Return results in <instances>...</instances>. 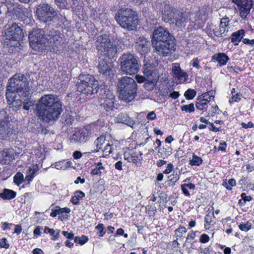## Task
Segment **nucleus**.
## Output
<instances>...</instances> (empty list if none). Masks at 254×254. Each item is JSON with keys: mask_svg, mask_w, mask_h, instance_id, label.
I'll list each match as a JSON object with an SVG mask.
<instances>
[{"mask_svg": "<svg viewBox=\"0 0 254 254\" xmlns=\"http://www.w3.org/2000/svg\"><path fill=\"white\" fill-rule=\"evenodd\" d=\"M159 197L163 202H167L168 195L166 192H161L159 195Z\"/></svg>", "mask_w": 254, "mask_h": 254, "instance_id": "62", "label": "nucleus"}, {"mask_svg": "<svg viewBox=\"0 0 254 254\" xmlns=\"http://www.w3.org/2000/svg\"><path fill=\"white\" fill-rule=\"evenodd\" d=\"M240 12V15L242 18H245L249 14L253 6L252 0H232Z\"/></svg>", "mask_w": 254, "mask_h": 254, "instance_id": "19", "label": "nucleus"}, {"mask_svg": "<svg viewBox=\"0 0 254 254\" xmlns=\"http://www.w3.org/2000/svg\"><path fill=\"white\" fill-rule=\"evenodd\" d=\"M215 219V217L213 213L212 214H209V213L206 214L204 218L205 228H207V226L210 225L211 223L213 221V219Z\"/></svg>", "mask_w": 254, "mask_h": 254, "instance_id": "46", "label": "nucleus"}, {"mask_svg": "<svg viewBox=\"0 0 254 254\" xmlns=\"http://www.w3.org/2000/svg\"><path fill=\"white\" fill-rule=\"evenodd\" d=\"M16 152L13 148L5 149L0 151V163L9 164L15 159Z\"/></svg>", "mask_w": 254, "mask_h": 254, "instance_id": "22", "label": "nucleus"}, {"mask_svg": "<svg viewBox=\"0 0 254 254\" xmlns=\"http://www.w3.org/2000/svg\"><path fill=\"white\" fill-rule=\"evenodd\" d=\"M110 58L100 57L97 66L99 72L105 76H110L113 74L114 63Z\"/></svg>", "mask_w": 254, "mask_h": 254, "instance_id": "15", "label": "nucleus"}, {"mask_svg": "<svg viewBox=\"0 0 254 254\" xmlns=\"http://www.w3.org/2000/svg\"><path fill=\"white\" fill-rule=\"evenodd\" d=\"M215 26H214L212 23H208L207 24L206 27L205 29V32L209 36L212 37L213 35H214V31L217 30L216 29Z\"/></svg>", "mask_w": 254, "mask_h": 254, "instance_id": "42", "label": "nucleus"}, {"mask_svg": "<svg viewBox=\"0 0 254 254\" xmlns=\"http://www.w3.org/2000/svg\"><path fill=\"white\" fill-rule=\"evenodd\" d=\"M209 240V237L205 234H202L200 238L199 241L202 243H206Z\"/></svg>", "mask_w": 254, "mask_h": 254, "instance_id": "59", "label": "nucleus"}, {"mask_svg": "<svg viewBox=\"0 0 254 254\" xmlns=\"http://www.w3.org/2000/svg\"><path fill=\"white\" fill-rule=\"evenodd\" d=\"M114 147L113 144L108 143L103 150V156L105 157L109 156L113 152Z\"/></svg>", "mask_w": 254, "mask_h": 254, "instance_id": "41", "label": "nucleus"}, {"mask_svg": "<svg viewBox=\"0 0 254 254\" xmlns=\"http://www.w3.org/2000/svg\"><path fill=\"white\" fill-rule=\"evenodd\" d=\"M30 95L28 82L23 74H16L9 79L6 97L12 111L19 110L23 102V98L28 97Z\"/></svg>", "mask_w": 254, "mask_h": 254, "instance_id": "1", "label": "nucleus"}, {"mask_svg": "<svg viewBox=\"0 0 254 254\" xmlns=\"http://www.w3.org/2000/svg\"><path fill=\"white\" fill-rule=\"evenodd\" d=\"M157 78H154L153 79V78H151V79H148V81L147 82H145L144 86L146 90H151L153 89L155 85V80Z\"/></svg>", "mask_w": 254, "mask_h": 254, "instance_id": "47", "label": "nucleus"}, {"mask_svg": "<svg viewBox=\"0 0 254 254\" xmlns=\"http://www.w3.org/2000/svg\"><path fill=\"white\" fill-rule=\"evenodd\" d=\"M55 2L61 8H69L68 2L66 0H55Z\"/></svg>", "mask_w": 254, "mask_h": 254, "instance_id": "49", "label": "nucleus"}, {"mask_svg": "<svg viewBox=\"0 0 254 254\" xmlns=\"http://www.w3.org/2000/svg\"><path fill=\"white\" fill-rule=\"evenodd\" d=\"M62 234L68 239L72 240L74 238V234L72 232L68 233L67 231H63Z\"/></svg>", "mask_w": 254, "mask_h": 254, "instance_id": "63", "label": "nucleus"}, {"mask_svg": "<svg viewBox=\"0 0 254 254\" xmlns=\"http://www.w3.org/2000/svg\"><path fill=\"white\" fill-rule=\"evenodd\" d=\"M242 42L245 44L249 45L252 47L254 46V39L250 40L248 38H244L243 39Z\"/></svg>", "mask_w": 254, "mask_h": 254, "instance_id": "64", "label": "nucleus"}, {"mask_svg": "<svg viewBox=\"0 0 254 254\" xmlns=\"http://www.w3.org/2000/svg\"><path fill=\"white\" fill-rule=\"evenodd\" d=\"M84 196L85 193L83 191L81 190L76 191L72 197L71 201L73 204L77 205L79 203V200L82 199Z\"/></svg>", "mask_w": 254, "mask_h": 254, "instance_id": "35", "label": "nucleus"}, {"mask_svg": "<svg viewBox=\"0 0 254 254\" xmlns=\"http://www.w3.org/2000/svg\"><path fill=\"white\" fill-rule=\"evenodd\" d=\"M29 97L30 96H28V97L23 98V108L25 110H29L30 108L33 107L34 105L33 101L31 100Z\"/></svg>", "mask_w": 254, "mask_h": 254, "instance_id": "38", "label": "nucleus"}, {"mask_svg": "<svg viewBox=\"0 0 254 254\" xmlns=\"http://www.w3.org/2000/svg\"><path fill=\"white\" fill-rule=\"evenodd\" d=\"M125 159L129 162L136 163L138 160V155L134 152L132 153H125L124 155Z\"/></svg>", "mask_w": 254, "mask_h": 254, "instance_id": "36", "label": "nucleus"}, {"mask_svg": "<svg viewBox=\"0 0 254 254\" xmlns=\"http://www.w3.org/2000/svg\"><path fill=\"white\" fill-rule=\"evenodd\" d=\"M9 247V244H8L7 240L5 238H2L0 241V248L7 249Z\"/></svg>", "mask_w": 254, "mask_h": 254, "instance_id": "55", "label": "nucleus"}, {"mask_svg": "<svg viewBox=\"0 0 254 254\" xmlns=\"http://www.w3.org/2000/svg\"><path fill=\"white\" fill-rule=\"evenodd\" d=\"M45 148L44 146L37 145L33 148L31 152V157L39 164H41L46 157Z\"/></svg>", "mask_w": 254, "mask_h": 254, "instance_id": "21", "label": "nucleus"}, {"mask_svg": "<svg viewBox=\"0 0 254 254\" xmlns=\"http://www.w3.org/2000/svg\"><path fill=\"white\" fill-rule=\"evenodd\" d=\"M52 166L57 169L66 170L72 167V162L70 160H63L59 161Z\"/></svg>", "mask_w": 254, "mask_h": 254, "instance_id": "30", "label": "nucleus"}, {"mask_svg": "<svg viewBox=\"0 0 254 254\" xmlns=\"http://www.w3.org/2000/svg\"><path fill=\"white\" fill-rule=\"evenodd\" d=\"M36 110L39 118L46 122L57 120L63 112L62 104L55 94L42 96L36 105Z\"/></svg>", "mask_w": 254, "mask_h": 254, "instance_id": "2", "label": "nucleus"}, {"mask_svg": "<svg viewBox=\"0 0 254 254\" xmlns=\"http://www.w3.org/2000/svg\"><path fill=\"white\" fill-rule=\"evenodd\" d=\"M47 31V29L34 28L29 32V45L34 50L38 52L45 50Z\"/></svg>", "mask_w": 254, "mask_h": 254, "instance_id": "9", "label": "nucleus"}, {"mask_svg": "<svg viewBox=\"0 0 254 254\" xmlns=\"http://www.w3.org/2000/svg\"><path fill=\"white\" fill-rule=\"evenodd\" d=\"M191 65L192 66L195 68L197 69H199L200 68V61L198 60L197 58H195L191 60Z\"/></svg>", "mask_w": 254, "mask_h": 254, "instance_id": "56", "label": "nucleus"}, {"mask_svg": "<svg viewBox=\"0 0 254 254\" xmlns=\"http://www.w3.org/2000/svg\"><path fill=\"white\" fill-rule=\"evenodd\" d=\"M210 12V8L207 5H204L198 11L195 16V19L193 22L195 29L200 28L203 26L207 19L208 15Z\"/></svg>", "mask_w": 254, "mask_h": 254, "instance_id": "18", "label": "nucleus"}, {"mask_svg": "<svg viewBox=\"0 0 254 254\" xmlns=\"http://www.w3.org/2000/svg\"><path fill=\"white\" fill-rule=\"evenodd\" d=\"M172 70L173 77L177 83L181 84L186 81L188 74L181 69L179 64H173Z\"/></svg>", "mask_w": 254, "mask_h": 254, "instance_id": "20", "label": "nucleus"}, {"mask_svg": "<svg viewBox=\"0 0 254 254\" xmlns=\"http://www.w3.org/2000/svg\"><path fill=\"white\" fill-rule=\"evenodd\" d=\"M57 16L56 18L54 19V20L53 21H55L56 20L58 21V24L59 26H62L63 25L64 26H66L68 25V22L66 19L65 17L63 16L61 14H58L57 13Z\"/></svg>", "mask_w": 254, "mask_h": 254, "instance_id": "43", "label": "nucleus"}, {"mask_svg": "<svg viewBox=\"0 0 254 254\" xmlns=\"http://www.w3.org/2000/svg\"><path fill=\"white\" fill-rule=\"evenodd\" d=\"M212 60L217 61L220 66H223L226 64L227 62L229 60V58L224 53H219L214 55L212 57Z\"/></svg>", "mask_w": 254, "mask_h": 254, "instance_id": "28", "label": "nucleus"}, {"mask_svg": "<svg viewBox=\"0 0 254 254\" xmlns=\"http://www.w3.org/2000/svg\"><path fill=\"white\" fill-rule=\"evenodd\" d=\"M241 197L243 201L244 204H245L246 201H250L252 200V198L250 195H247L244 192L241 194Z\"/></svg>", "mask_w": 254, "mask_h": 254, "instance_id": "60", "label": "nucleus"}, {"mask_svg": "<svg viewBox=\"0 0 254 254\" xmlns=\"http://www.w3.org/2000/svg\"><path fill=\"white\" fill-rule=\"evenodd\" d=\"M136 47L141 55H145L149 51V41L143 37H138L136 41Z\"/></svg>", "mask_w": 254, "mask_h": 254, "instance_id": "24", "label": "nucleus"}, {"mask_svg": "<svg viewBox=\"0 0 254 254\" xmlns=\"http://www.w3.org/2000/svg\"><path fill=\"white\" fill-rule=\"evenodd\" d=\"M47 41L45 44V50L50 48L58 47L64 43L63 35L60 32L52 30L47 31Z\"/></svg>", "mask_w": 254, "mask_h": 254, "instance_id": "14", "label": "nucleus"}, {"mask_svg": "<svg viewBox=\"0 0 254 254\" xmlns=\"http://www.w3.org/2000/svg\"><path fill=\"white\" fill-rule=\"evenodd\" d=\"M195 237V233L193 231H191L188 234L186 242L191 244L192 240L194 239Z\"/></svg>", "mask_w": 254, "mask_h": 254, "instance_id": "57", "label": "nucleus"}, {"mask_svg": "<svg viewBox=\"0 0 254 254\" xmlns=\"http://www.w3.org/2000/svg\"><path fill=\"white\" fill-rule=\"evenodd\" d=\"M187 229L184 227H180L175 231V233L177 238H184Z\"/></svg>", "mask_w": 254, "mask_h": 254, "instance_id": "44", "label": "nucleus"}, {"mask_svg": "<svg viewBox=\"0 0 254 254\" xmlns=\"http://www.w3.org/2000/svg\"><path fill=\"white\" fill-rule=\"evenodd\" d=\"M6 40L9 41L7 45L10 47H18L24 37L21 28L16 23H13L5 32Z\"/></svg>", "mask_w": 254, "mask_h": 254, "instance_id": "11", "label": "nucleus"}, {"mask_svg": "<svg viewBox=\"0 0 254 254\" xmlns=\"http://www.w3.org/2000/svg\"><path fill=\"white\" fill-rule=\"evenodd\" d=\"M198 98L209 103L214 98V92L211 90L204 93L201 95L199 96Z\"/></svg>", "mask_w": 254, "mask_h": 254, "instance_id": "37", "label": "nucleus"}, {"mask_svg": "<svg viewBox=\"0 0 254 254\" xmlns=\"http://www.w3.org/2000/svg\"><path fill=\"white\" fill-rule=\"evenodd\" d=\"M242 98V94L240 93H236L235 94L232 95V97L229 100L230 104H233L235 102H239Z\"/></svg>", "mask_w": 254, "mask_h": 254, "instance_id": "51", "label": "nucleus"}, {"mask_svg": "<svg viewBox=\"0 0 254 254\" xmlns=\"http://www.w3.org/2000/svg\"><path fill=\"white\" fill-rule=\"evenodd\" d=\"M117 87L121 100L127 102L132 101L137 94V84L131 77L124 76L119 79Z\"/></svg>", "mask_w": 254, "mask_h": 254, "instance_id": "4", "label": "nucleus"}, {"mask_svg": "<svg viewBox=\"0 0 254 254\" xmlns=\"http://www.w3.org/2000/svg\"><path fill=\"white\" fill-rule=\"evenodd\" d=\"M174 168L173 165L171 163L168 164L166 169L164 170H162L161 171L163 174H168L171 173Z\"/></svg>", "mask_w": 254, "mask_h": 254, "instance_id": "58", "label": "nucleus"}, {"mask_svg": "<svg viewBox=\"0 0 254 254\" xmlns=\"http://www.w3.org/2000/svg\"><path fill=\"white\" fill-rule=\"evenodd\" d=\"M223 185L227 190H232V187L236 185V181L233 179H229L228 183L224 181Z\"/></svg>", "mask_w": 254, "mask_h": 254, "instance_id": "50", "label": "nucleus"}, {"mask_svg": "<svg viewBox=\"0 0 254 254\" xmlns=\"http://www.w3.org/2000/svg\"><path fill=\"white\" fill-rule=\"evenodd\" d=\"M41 164L35 163L30 164L27 167L26 173L28 175H34L36 173H38L40 168H41Z\"/></svg>", "mask_w": 254, "mask_h": 254, "instance_id": "32", "label": "nucleus"}, {"mask_svg": "<svg viewBox=\"0 0 254 254\" xmlns=\"http://www.w3.org/2000/svg\"><path fill=\"white\" fill-rule=\"evenodd\" d=\"M160 10L164 21L169 22L174 19L176 25L178 27L185 26L189 20V13L177 10L166 1L161 4Z\"/></svg>", "mask_w": 254, "mask_h": 254, "instance_id": "5", "label": "nucleus"}, {"mask_svg": "<svg viewBox=\"0 0 254 254\" xmlns=\"http://www.w3.org/2000/svg\"><path fill=\"white\" fill-rule=\"evenodd\" d=\"M10 122L6 113L4 111H0V139H6L11 132L10 127Z\"/></svg>", "mask_w": 254, "mask_h": 254, "instance_id": "16", "label": "nucleus"}, {"mask_svg": "<svg viewBox=\"0 0 254 254\" xmlns=\"http://www.w3.org/2000/svg\"><path fill=\"white\" fill-rule=\"evenodd\" d=\"M106 173L105 167L101 163H98L91 171V175H101Z\"/></svg>", "mask_w": 254, "mask_h": 254, "instance_id": "34", "label": "nucleus"}, {"mask_svg": "<svg viewBox=\"0 0 254 254\" xmlns=\"http://www.w3.org/2000/svg\"><path fill=\"white\" fill-rule=\"evenodd\" d=\"M55 209H52V212L50 214V216L52 217H55L58 214H61L60 210V206H57Z\"/></svg>", "mask_w": 254, "mask_h": 254, "instance_id": "61", "label": "nucleus"}, {"mask_svg": "<svg viewBox=\"0 0 254 254\" xmlns=\"http://www.w3.org/2000/svg\"><path fill=\"white\" fill-rule=\"evenodd\" d=\"M98 53L101 57L105 56L112 59L117 56L119 50L118 41L111 42L106 34L97 37L95 43Z\"/></svg>", "mask_w": 254, "mask_h": 254, "instance_id": "6", "label": "nucleus"}, {"mask_svg": "<svg viewBox=\"0 0 254 254\" xmlns=\"http://www.w3.org/2000/svg\"><path fill=\"white\" fill-rule=\"evenodd\" d=\"M229 29V20L228 18H223L221 19L219 27L216 28L217 30L214 31V36L218 37H223L227 35Z\"/></svg>", "mask_w": 254, "mask_h": 254, "instance_id": "23", "label": "nucleus"}, {"mask_svg": "<svg viewBox=\"0 0 254 254\" xmlns=\"http://www.w3.org/2000/svg\"><path fill=\"white\" fill-rule=\"evenodd\" d=\"M116 121L119 123L126 124L130 127L134 125V121L127 114L121 113L116 118Z\"/></svg>", "mask_w": 254, "mask_h": 254, "instance_id": "26", "label": "nucleus"}, {"mask_svg": "<svg viewBox=\"0 0 254 254\" xmlns=\"http://www.w3.org/2000/svg\"><path fill=\"white\" fill-rule=\"evenodd\" d=\"M106 140V136L104 134L101 135L99 137L94 141V145L96 146V149L93 151V152H98L102 147L103 144L105 143Z\"/></svg>", "mask_w": 254, "mask_h": 254, "instance_id": "33", "label": "nucleus"}, {"mask_svg": "<svg viewBox=\"0 0 254 254\" xmlns=\"http://www.w3.org/2000/svg\"><path fill=\"white\" fill-rule=\"evenodd\" d=\"M121 71L125 74L137 73L140 68L137 57L130 53L124 54L119 59Z\"/></svg>", "mask_w": 254, "mask_h": 254, "instance_id": "8", "label": "nucleus"}, {"mask_svg": "<svg viewBox=\"0 0 254 254\" xmlns=\"http://www.w3.org/2000/svg\"><path fill=\"white\" fill-rule=\"evenodd\" d=\"M208 103V102H206L204 100L198 98L196 102L195 106L197 109L202 111L206 109Z\"/></svg>", "mask_w": 254, "mask_h": 254, "instance_id": "40", "label": "nucleus"}, {"mask_svg": "<svg viewBox=\"0 0 254 254\" xmlns=\"http://www.w3.org/2000/svg\"><path fill=\"white\" fill-rule=\"evenodd\" d=\"M174 40V37L166 29L160 26L154 30L151 41L157 54L165 57L175 51Z\"/></svg>", "mask_w": 254, "mask_h": 254, "instance_id": "3", "label": "nucleus"}, {"mask_svg": "<svg viewBox=\"0 0 254 254\" xmlns=\"http://www.w3.org/2000/svg\"><path fill=\"white\" fill-rule=\"evenodd\" d=\"M202 163V158L193 153L192 158L190 160V164L191 166H199Z\"/></svg>", "mask_w": 254, "mask_h": 254, "instance_id": "39", "label": "nucleus"}, {"mask_svg": "<svg viewBox=\"0 0 254 254\" xmlns=\"http://www.w3.org/2000/svg\"><path fill=\"white\" fill-rule=\"evenodd\" d=\"M88 241V238L85 235H82L81 237H75L74 238V242L83 245Z\"/></svg>", "mask_w": 254, "mask_h": 254, "instance_id": "45", "label": "nucleus"}, {"mask_svg": "<svg viewBox=\"0 0 254 254\" xmlns=\"http://www.w3.org/2000/svg\"><path fill=\"white\" fill-rule=\"evenodd\" d=\"M245 35V31L243 29L239 30L234 32L231 37V41L234 45L237 46L239 42L243 40V37Z\"/></svg>", "mask_w": 254, "mask_h": 254, "instance_id": "27", "label": "nucleus"}, {"mask_svg": "<svg viewBox=\"0 0 254 254\" xmlns=\"http://www.w3.org/2000/svg\"><path fill=\"white\" fill-rule=\"evenodd\" d=\"M115 96L109 90L101 89L99 97L100 106L107 112L113 111L117 108Z\"/></svg>", "mask_w": 254, "mask_h": 254, "instance_id": "13", "label": "nucleus"}, {"mask_svg": "<svg viewBox=\"0 0 254 254\" xmlns=\"http://www.w3.org/2000/svg\"><path fill=\"white\" fill-rule=\"evenodd\" d=\"M95 229L99 231L98 234L99 236L100 237H103L105 234V231L104 230V226L103 224H99L96 226Z\"/></svg>", "mask_w": 254, "mask_h": 254, "instance_id": "54", "label": "nucleus"}, {"mask_svg": "<svg viewBox=\"0 0 254 254\" xmlns=\"http://www.w3.org/2000/svg\"><path fill=\"white\" fill-rule=\"evenodd\" d=\"M90 133L86 128H81L74 131L69 137L71 143L74 144H82L89 139Z\"/></svg>", "mask_w": 254, "mask_h": 254, "instance_id": "17", "label": "nucleus"}, {"mask_svg": "<svg viewBox=\"0 0 254 254\" xmlns=\"http://www.w3.org/2000/svg\"><path fill=\"white\" fill-rule=\"evenodd\" d=\"M34 176H26L25 178H24V176H14L13 182L18 186L23 183L25 184H28L33 180Z\"/></svg>", "mask_w": 254, "mask_h": 254, "instance_id": "29", "label": "nucleus"}, {"mask_svg": "<svg viewBox=\"0 0 254 254\" xmlns=\"http://www.w3.org/2000/svg\"><path fill=\"white\" fill-rule=\"evenodd\" d=\"M36 14L39 20L48 24L58 17L57 11L47 3L39 4L37 7Z\"/></svg>", "mask_w": 254, "mask_h": 254, "instance_id": "12", "label": "nucleus"}, {"mask_svg": "<svg viewBox=\"0 0 254 254\" xmlns=\"http://www.w3.org/2000/svg\"><path fill=\"white\" fill-rule=\"evenodd\" d=\"M80 82L77 85L78 92L89 95L96 93L99 89L98 80L90 74L79 76Z\"/></svg>", "mask_w": 254, "mask_h": 254, "instance_id": "10", "label": "nucleus"}, {"mask_svg": "<svg viewBox=\"0 0 254 254\" xmlns=\"http://www.w3.org/2000/svg\"><path fill=\"white\" fill-rule=\"evenodd\" d=\"M252 227L251 223L247 222L246 223L240 224L239 225V229L243 231L247 232L251 229Z\"/></svg>", "mask_w": 254, "mask_h": 254, "instance_id": "52", "label": "nucleus"}, {"mask_svg": "<svg viewBox=\"0 0 254 254\" xmlns=\"http://www.w3.org/2000/svg\"><path fill=\"white\" fill-rule=\"evenodd\" d=\"M182 110L188 113H191L194 111V105L192 103L184 105L182 107Z\"/></svg>", "mask_w": 254, "mask_h": 254, "instance_id": "53", "label": "nucleus"}, {"mask_svg": "<svg viewBox=\"0 0 254 254\" xmlns=\"http://www.w3.org/2000/svg\"><path fill=\"white\" fill-rule=\"evenodd\" d=\"M143 72L144 75L146 76L148 79H151L153 78H157V72L156 67L149 63H146L144 64L143 67Z\"/></svg>", "mask_w": 254, "mask_h": 254, "instance_id": "25", "label": "nucleus"}, {"mask_svg": "<svg viewBox=\"0 0 254 254\" xmlns=\"http://www.w3.org/2000/svg\"><path fill=\"white\" fill-rule=\"evenodd\" d=\"M16 192L13 190L4 189L0 193V197L4 200H10L16 197Z\"/></svg>", "mask_w": 254, "mask_h": 254, "instance_id": "31", "label": "nucleus"}, {"mask_svg": "<svg viewBox=\"0 0 254 254\" xmlns=\"http://www.w3.org/2000/svg\"><path fill=\"white\" fill-rule=\"evenodd\" d=\"M116 19L122 28L129 31L134 30L138 24L135 12L128 8L120 9L116 14Z\"/></svg>", "mask_w": 254, "mask_h": 254, "instance_id": "7", "label": "nucleus"}, {"mask_svg": "<svg viewBox=\"0 0 254 254\" xmlns=\"http://www.w3.org/2000/svg\"><path fill=\"white\" fill-rule=\"evenodd\" d=\"M196 93L194 90L190 89L185 92L184 96L187 99L190 100L192 99L196 96Z\"/></svg>", "mask_w": 254, "mask_h": 254, "instance_id": "48", "label": "nucleus"}]
</instances>
